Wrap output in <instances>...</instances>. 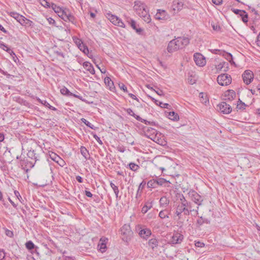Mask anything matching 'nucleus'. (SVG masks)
<instances>
[{
	"instance_id": "1",
	"label": "nucleus",
	"mask_w": 260,
	"mask_h": 260,
	"mask_svg": "<svg viewBox=\"0 0 260 260\" xmlns=\"http://www.w3.org/2000/svg\"><path fill=\"white\" fill-rule=\"evenodd\" d=\"M28 152L27 155L28 158H30L33 161H28L27 159H21L20 161V164L23 169L26 168V171L28 170V168H32L35 165L39 164L41 160L40 154L37 152L36 150L32 149L30 148L28 149L27 148Z\"/></svg>"
},
{
	"instance_id": "2",
	"label": "nucleus",
	"mask_w": 260,
	"mask_h": 260,
	"mask_svg": "<svg viewBox=\"0 0 260 260\" xmlns=\"http://www.w3.org/2000/svg\"><path fill=\"white\" fill-rule=\"evenodd\" d=\"M193 211L194 209H191V207L178 205L176 207L175 215L178 217V220L183 222L185 219V216L189 215L190 213Z\"/></svg>"
},
{
	"instance_id": "3",
	"label": "nucleus",
	"mask_w": 260,
	"mask_h": 260,
	"mask_svg": "<svg viewBox=\"0 0 260 260\" xmlns=\"http://www.w3.org/2000/svg\"><path fill=\"white\" fill-rule=\"evenodd\" d=\"M120 231L123 241L127 242L131 239L133 234V232H132L129 224H124L121 228Z\"/></svg>"
},
{
	"instance_id": "4",
	"label": "nucleus",
	"mask_w": 260,
	"mask_h": 260,
	"mask_svg": "<svg viewBox=\"0 0 260 260\" xmlns=\"http://www.w3.org/2000/svg\"><path fill=\"white\" fill-rule=\"evenodd\" d=\"M218 83L221 86H227L231 84L232 78L227 74H222L217 78Z\"/></svg>"
},
{
	"instance_id": "5",
	"label": "nucleus",
	"mask_w": 260,
	"mask_h": 260,
	"mask_svg": "<svg viewBox=\"0 0 260 260\" xmlns=\"http://www.w3.org/2000/svg\"><path fill=\"white\" fill-rule=\"evenodd\" d=\"M188 194L191 201L197 204L198 206L202 205L203 199L195 190L192 189L189 190Z\"/></svg>"
},
{
	"instance_id": "6",
	"label": "nucleus",
	"mask_w": 260,
	"mask_h": 260,
	"mask_svg": "<svg viewBox=\"0 0 260 260\" xmlns=\"http://www.w3.org/2000/svg\"><path fill=\"white\" fill-rule=\"evenodd\" d=\"M193 59L197 66L204 67L205 66L206 60L205 57L200 53H195L193 55Z\"/></svg>"
},
{
	"instance_id": "7",
	"label": "nucleus",
	"mask_w": 260,
	"mask_h": 260,
	"mask_svg": "<svg viewBox=\"0 0 260 260\" xmlns=\"http://www.w3.org/2000/svg\"><path fill=\"white\" fill-rule=\"evenodd\" d=\"M108 17L109 20L115 25L121 27H125V24L117 16L113 14L108 13Z\"/></svg>"
},
{
	"instance_id": "8",
	"label": "nucleus",
	"mask_w": 260,
	"mask_h": 260,
	"mask_svg": "<svg viewBox=\"0 0 260 260\" xmlns=\"http://www.w3.org/2000/svg\"><path fill=\"white\" fill-rule=\"evenodd\" d=\"M231 10L235 14L239 15L241 17L242 21L244 23H247L248 21V15L245 11L236 9L235 8H232Z\"/></svg>"
},
{
	"instance_id": "9",
	"label": "nucleus",
	"mask_w": 260,
	"mask_h": 260,
	"mask_svg": "<svg viewBox=\"0 0 260 260\" xmlns=\"http://www.w3.org/2000/svg\"><path fill=\"white\" fill-rule=\"evenodd\" d=\"M183 236L178 232H174L170 239V243L172 244H180L183 239Z\"/></svg>"
},
{
	"instance_id": "10",
	"label": "nucleus",
	"mask_w": 260,
	"mask_h": 260,
	"mask_svg": "<svg viewBox=\"0 0 260 260\" xmlns=\"http://www.w3.org/2000/svg\"><path fill=\"white\" fill-rule=\"evenodd\" d=\"M219 110L221 113L224 114H228L232 111L231 106L226 102H222L218 105Z\"/></svg>"
},
{
	"instance_id": "11",
	"label": "nucleus",
	"mask_w": 260,
	"mask_h": 260,
	"mask_svg": "<svg viewBox=\"0 0 260 260\" xmlns=\"http://www.w3.org/2000/svg\"><path fill=\"white\" fill-rule=\"evenodd\" d=\"M51 8L58 14V16L61 17L62 19L63 18H64L65 14H67L69 11L67 9H62L60 7L57 6L55 4H52Z\"/></svg>"
},
{
	"instance_id": "12",
	"label": "nucleus",
	"mask_w": 260,
	"mask_h": 260,
	"mask_svg": "<svg viewBox=\"0 0 260 260\" xmlns=\"http://www.w3.org/2000/svg\"><path fill=\"white\" fill-rule=\"evenodd\" d=\"M242 78L244 82L247 84H249L253 79V74L250 70L245 71L242 74Z\"/></svg>"
},
{
	"instance_id": "13",
	"label": "nucleus",
	"mask_w": 260,
	"mask_h": 260,
	"mask_svg": "<svg viewBox=\"0 0 260 260\" xmlns=\"http://www.w3.org/2000/svg\"><path fill=\"white\" fill-rule=\"evenodd\" d=\"M179 47V49H182L186 46L189 43V40L187 37H178L174 39Z\"/></svg>"
},
{
	"instance_id": "14",
	"label": "nucleus",
	"mask_w": 260,
	"mask_h": 260,
	"mask_svg": "<svg viewBox=\"0 0 260 260\" xmlns=\"http://www.w3.org/2000/svg\"><path fill=\"white\" fill-rule=\"evenodd\" d=\"M184 6V0H174L172 5V10L175 13L176 11L179 12L181 11Z\"/></svg>"
},
{
	"instance_id": "15",
	"label": "nucleus",
	"mask_w": 260,
	"mask_h": 260,
	"mask_svg": "<svg viewBox=\"0 0 260 260\" xmlns=\"http://www.w3.org/2000/svg\"><path fill=\"white\" fill-rule=\"evenodd\" d=\"M108 239L106 237H102L100 239V242L98 245V248L99 250L102 253L105 252L107 249L106 245Z\"/></svg>"
},
{
	"instance_id": "16",
	"label": "nucleus",
	"mask_w": 260,
	"mask_h": 260,
	"mask_svg": "<svg viewBox=\"0 0 260 260\" xmlns=\"http://www.w3.org/2000/svg\"><path fill=\"white\" fill-rule=\"evenodd\" d=\"M143 130L145 136L150 139L153 135H155L157 133V131L154 128L150 127L144 126L143 128Z\"/></svg>"
},
{
	"instance_id": "17",
	"label": "nucleus",
	"mask_w": 260,
	"mask_h": 260,
	"mask_svg": "<svg viewBox=\"0 0 260 260\" xmlns=\"http://www.w3.org/2000/svg\"><path fill=\"white\" fill-rule=\"evenodd\" d=\"M160 135L161 134L157 132L155 135H153V136L151 137V140L159 145L164 146L166 144V142L164 141V139L162 138V137H159Z\"/></svg>"
},
{
	"instance_id": "18",
	"label": "nucleus",
	"mask_w": 260,
	"mask_h": 260,
	"mask_svg": "<svg viewBox=\"0 0 260 260\" xmlns=\"http://www.w3.org/2000/svg\"><path fill=\"white\" fill-rule=\"evenodd\" d=\"M178 49H179V47L174 39L171 41L169 43L167 47V50L169 53H172L178 50Z\"/></svg>"
},
{
	"instance_id": "19",
	"label": "nucleus",
	"mask_w": 260,
	"mask_h": 260,
	"mask_svg": "<svg viewBox=\"0 0 260 260\" xmlns=\"http://www.w3.org/2000/svg\"><path fill=\"white\" fill-rule=\"evenodd\" d=\"M26 248L29 250L31 253H34V249H35V252L37 255L39 254V252L38 251V249L39 247L36 246L34 243L31 241H28L25 243Z\"/></svg>"
},
{
	"instance_id": "20",
	"label": "nucleus",
	"mask_w": 260,
	"mask_h": 260,
	"mask_svg": "<svg viewBox=\"0 0 260 260\" xmlns=\"http://www.w3.org/2000/svg\"><path fill=\"white\" fill-rule=\"evenodd\" d=\"M224 97L226 101H232L236 97V92L233 90H228L225 92Z\"/></svg>"
},
{
	"instance_id": "21",
	"label": "nucleus",
	"mask_w": 260,
	"mask_h": 260,
	"mask_svg": "<svg viewBox=\"0 0 260 260\" xmlns=\"http://www.w3.org/2000/svg\"><path fill=\"white\" fill-rule=\"evenodd\" d=\"M127 22L131 25V26L136 31L137 34L139 35L142 34L143 29L141 28L137 27L136 22L134 20L130 19L129 20H127Z\"/></svg>"
},
{
	"instance_id": "22",
	"label": "nucleus",
	"mask_w": 260,
	"mask_h": 260,
	"mask_svg": "<svg viewBox=\"0 0 260 260\" xmlns=\"http://www.w3.org/2000/svg\"><path fill=\"white\" fill-rule=\"evenodd\" d=\"M139 234L143 239H147L151 235V231L149 229H144L141 230Z\"/></svg>"
},
{
	"instance_id": "23",
	"label": "nucleus",
	"mask_w": 260,
	"mask_h": 260,
	"mask_svg": "<svg viewBox=\"0 0 260 260\" xmlns=\"http://www.w3.org/2000/svg\"><path fill=\"white\" fill-rule=\"evenodd\" d=\"M84 68L92 75L95 74V71L92 64L88 61H85L83 63Z\"/></svg>"
},
{
	"instance_id": "24",
	"label": "nucleus",
	"mask_w": 260,
	"mask_h": 260,
	"mask_svg": "<svg viewBox=\"0 0 260 260\" xmlns=\"http://www.w3.org/2000/svg\"><path fill=\"white\" fill-rule=\"evenodd\" d=\"M145 7V5L140 2H135L134 10L136 12L137 14H140V12H141Z\"/></svg>"
},
{
	"instance_id": "25",
	"label": "nucleus",
	"mask_w": 260,
	"mask_h": 260,
	"mask_svg": "<svg viewBox=\"0 0 260 260\" xmlns=\"http://www.w3.org/2000/svg\"><path fill=\"white\" fill-rule=\"evenodd\" d=\"M153 237L148 241V244L154 250L157 247L158 241L154 235Z\"/></svg>"
},
{
	"instance_id": "26",
	"label": "nucleus",
	"mask_w": 260,
	"mask_h": 260,
	"mask_svg": "<svg viewBox=\"0 0 260 260\" xmlns=\"http://www.w3.org/2000/svg\"><path fill=\"white\" fill-rule=\"evenodd\" d=\"M136 119L141 122L144 123L145 124H149L151 125L158 126V124L154 121H149L142 118L140 116H137Z\"/></svg>"
},
{
	"instance_id": "27",
	"label": "nucleus",
	"mask_w": 260,
	"mask_h": 260,
	"mask_svg": "<svg viewBox=\"0 0 260 260\" xmlns=\"http://www.w3.org/2000/svg\"><path fill=\"white\" fill-rule=\"evenodd\" d=\"M152 201H148L146 202L142 208L141 212L144 214L146 213L149 209L152 207Z\"/></svg>"
},
{
	"instance_id": "28",
	"label": "nucleus",
	"mask_w": 260,
	"mask_h": 260,
	"mask_svg": "<svg viewBox=\"0 0 260 260\" xmlns=\"http://www.w3.org/2000/svg\"><path fill=\"white\" fill-rule=\"evenodd\" d=\"M20 23L22 25L28 26H32L34 24V22L32 21L27 19L24 16L21 19V21L20 22Z\"/></svg>"
},
{
	"instance_id": "29",
	"label": "nucleus",
	"mask_w": 260,
	"mask_h": 260,
	"mask_svg": "<svg viewBox=\"0 0 260 260\" xmlns=\"http://www.w3.org/2000/svg\"><path fill=\"white\" fill-rule=\"evenodd\" d=\"M146 183L145 181H143L140 184L137 191V193L136 195V199H138L141 196L142 190L144 188L145 186Z\"/></svg>"
},
{
	"instance_id": "30",
	"label": "nucleus",
	"mask_w": 260,
	"mask_h": 260,
	"mask_svg": "<svg viewBox=\"0 0 260 260\" xmlns=\"http://www.w3.org/2000/svg\"><path fill=\"white\" fill-rule=\"evenodd\" d=\"M63 20L64 21H69L73 23H74V21L75 20V17L71 15L69 11H68L67 14H65L64 16V18H63Z\"/></svg>"
},
{
	"instance_id": "31",
	"label": "nucleus",
	"mask_w": 260,
	"mask_h": 260,
	"mask_svg": "<svg viewBox=\"0 0 260 260\" xmlns=\"http://www.w3.org/2000/svg\"><path fill=\"white\" fill-rule=\"evenodd\" d=\"M210 221L207 218H204L202 216H201L197 220V224L198 226H200L204 223L209 224Z\"/></svg>"
},
{
	"instance_id": "32",
	"label": "nucleus",
	"mask_w": 260,
	"mask_h": 260,
	"mask_svg": "<svg viewBox=\"0 0 260 260\" xmlns=\"http://www.w3.org/2000/svg\"><path fill=\"white\" fill-rule=\"evenodd\" d=\"M168 117L174 121H177L179 119L178 114L174 111L170 112L168 113Z\"/></svg>"
},
{
	"instance_id": "33",
	"label": "nucleus",
	"mask_w": 260,
	"mask_h": 260,
	"mask_svg": "<svg viewBox=\"0 0 260 260\" xmlns=\"http://www.w3.org/2000/svg\"><path fill=\"white\" fill-rule=\"evenodd\" d=\"M9 15L15 18L19 23L23 17V16L20 15L19 14L15 12H10L9 13Z\"/></svg>"
},
{
	"instance_id": "34",
	"label": "nucleus",
	"mask_w": 260,
	"mask_h": 260,
	"mask_svg": "<svg viewBox=\"0 0 260 260\" xmlns=\"http://www.w3.org/2000/svg\"><path fill=\"white\" fill-rule=\"evenodd\" d=\"M169 200L166 197H162L159 200V204L160 206L162 207H167L169 204Z\"/></svg>"
},
{
	"instance_id": "35",
	"label": "nucleus",
	"mask_w": 260,
	"mask_h": 260,
	"mask_svg": "<svg viewBox=\"0 0 260 260\" xmlns=\"http://www.w3.org/2000/svg\"><path fill=\"white\" fill-rule=\"evenodd\" d=\"M80 152L81 154L86 159H90V157H87L89 155V152L87 149L84 146H81L80 148Z\"/></svg>"
},
{
	"instance_id": "36",
	"label": "nucleus",
	"mask_w": 260,
	"mask_h": 260,
	"mask_svg": "<svg viewBox=\"0 0 260 260\" xmlns=\"http://www.w3.org/2000/svg\"><path fill=\"white\" fill-rule=\"evenodd\" d=\"M105 84L109 87V89L112 90V88H114L113 82L111 80L110 77H106L104 79Z\"/></svg>"
},
{
	"instance_id": "37",
	"label": "nucleus",
	"mask_w": 260,
	"mask_h": 260,
	"mask_svg": "<svg viewBox=\"0 0 260 260\" xmlns=\"http://www.w3.org/2000/svg\"><path fill=\"white\" fill-rule=\"evenodd\" d=\"M148 188H154L157 187L156 179H153L148 181L147 183Z\"/></svg>"
},
{
	"instance_id": "38",
	"label": "nucleus",
	"mask_w": 260,
	"mask_h": 260,
	"mask_svg": "<svg viewBox=\"0 0 260 260\" xmlns=\"http://www.w3.org/2000/svg\"><path fill=\"white\" fill-rule=\"evenodd\" d=\"M156 182L157 186H162L165 183H170V182L169 181H167L166 179L162 178H157L156 179Z\"/></svg>"
},
{
	"instance_id": "39",
	"label": "nucleus",
	"mask_w": 260,
	"mask_h": 260,
	"mask_svg": "<svg viewBox=\"0 0 260 260\" xmlns=\"http://www.w3.org/2000/svg\"><path fill=\"white\" fill-rule=\"evenodd\" d=\"M49 155L50 156V158L55 161V162L58 160V159H59L60 157L59 155H58L56 153L53 152H49Z\"/></svg>"
},
{
	"instance_id": "40",
	"label": "nucleus",
	"mask_w": 260,
	"mask_h": 260,
	"mask_svg": "<svg viewBox=\"0 0 260 260\" xmlns=\"http://www.w3.org/2000/svg\"><path fill=\"white\" fill-rule=\"evenodd\" d=\"M128 166L131 170L134 172L137 171L140 169V166L134 162H130Z\"/></svg>"
},
{
	"instance_id": "41",
	"label": "nucleus",
	"mask_w": 260,
	"mask_h": 260,
	"mask_svg": "<svg viewBox=\"0 0 260 260\" xmlns=\"http://www.w3.org/2000/svg\"><path fill=\"white\" fill-rule=\"evenodd\" d=\"M81 121L82 122L84 123L87 126L90 127L92 129H95L96 127L94 126L93 124L90 123L88 121H87L86 119L82 118L81 119Z\"/></svg>"
},
{
	"instance_id": "42",
	"label": "nucleus",
	"mask_w": 260,
	"mask_h": 260,
	"mask_svg": "<svg viewBox=\"0 0 260 260\" xmlns=\"http://www.w3.org/2000/svg\"><path fill=\"white\" fill-rule=\"evenodd\" d=\"M180 200L181 201V204L180 205H184L186 206L191 207V203L188 202L185 198H184V196L182 194L181 198H180Z\"/></svg>"
},
{
	"instance_id": "43",
	"label": "nucleus",
	"mask_w": 260,
	"mask_h": 260,
	"mask_svg": "<svg viewBox=\"0 0 260 260\" xmlns=\"http://www.w3.org/2000/svg\"><path fill=\"white\" fill-rule=\"evenodd\" d=\"M40 4L45 8H51L52 4L50 3L46 0H39Z\"/></svg>"
},
{
	"instance_id": "44",
	"label": "nucleus",
	"mask_w": 260,
	"mask_h": 260,
	"mask_svg": "<svg viewBox=\"0 0 260 260\" xmlns=\"http://www.w3.org/2000/svg\"><path fill=\"white\" fill-rule=\"evenodd\" d=\"M60 92L62 94L67 96H71L73 95V93H71L69 90L65 87L60 89Z\"/></svg>"
},
{
	"instance_id": "45",
	"label": "nucleus",
	"mask_w": 260,
	"mask_h": 260,
	"mask_svg": "<svg viewBox=\"0 0 260 260\" xmlns=\"http://www.w3.org/2000/svg\"><path fill=\"white\" fill-rule=\"evenodd\" d=\"M110 186L113 189L116 198L118 197L119 189L118 186L115 185L112 182H110Z\"/></svg>"
},
{
	"instance_id": "46",
	"label": "nucleus",
	"mask_w": 260,
	"mask_h": 260,
	"mask_svg": "<svg viewBox=\"0 0 260 260\" xmlns=\"http://www.w3.org/2000/svg\"><path fill=\"white\" fill-rule=\"evenodd\" d=\"M228 65L229 63L228 62L224 61L221 62L220 63H219L217 66H216V69L217 70L221 71L224 67H226V69L228 68Z\"/></svg>"
},
{
	"instance_id": "47",
	"label": "nucleus",
	"mask_w": 260,
	"mask_h": 260,
	"mask_svg": "<svg viewBox=\"0 0 260 260\" xmlns=\"http://www.w3.org/2000/svg\"><path fill=\"white\" fill-rule=\"evenodd\" d=\"M168 211L167 210H162L160 211L159 213V217L161 219H164L165 218H169V216L168 215L169 213H167Z\"/></svg>"
},
{
	"instance_id": "48",
	"label": "nucleus",
	"mask_w": 260,
	"mask_h": 260,
	"mask_svg": "<svg viewBox=\"0 0 260 260\" xmlns=\"http://www.w3.org/2000/svg\"><path fill=\"white\" fill-rule=\"evenodd\" d=\"M78 48L85 54H86L89 52L88 47L86 45L83 44V43L80 46H79Z\"/></svg>"
},
{
	"instance_id": "49",
	"label": "nucleus",
	"mask_w": 260,
	"mask_h": 260,
	"mask_svg": "<svg viewBox=\"0 0 260 260\" xmlns=\"http://www.w3.org/2000/svg\"><path fill=\"white\" fill-rule=\"evenodd\" d=\"M73 40L78 47L83 43L82 41L77 37H73Z\"/></svg>"
},
{
	"instance_id": "50",
	"label": "nucleus",
	"mask_w": 260,
	"mask_h": 260,
	"mask_svg": "<svg viewBox=\"0 0 260 260\" xmlns=\"http://www.w3.org/2000/svg\"><path fill=\"white\" fill-rule=\"evenodd\" d=\"M239 104H238L237 108L241 110L245 109L246 105L244 103L242 102L240 99L239 100Z\"/></svg>"
},
{
	"instance_id": "51",
	"label": "nucleus",
	"mask_w": 260,
	"mask_h": 260,
	"mask_svg": "<svg viewBox=\"0 0 260 260\" xmlns=\"http://www.w3.org/2000/svg\"><path fill=\"white\" fill-rule=\"evenodd\" d=\"M158 104H157V105H159L160 107L161 108H167V109H168L169 107H171V106L167 104V103H163L160 101H158L157 102Z\"/></svg>"
},
{
	"instance_id": "52",
	"label": "nucleus",
	"mask_w": 260,
	"mask_h": 260,
	"mask_svg": "<svg viewBox=\"0 0 260 260\" xmlns=\"http://www.w3.org/2000/svg\"><path fill=\"white\" fill-rule=\"evenodd\" d=\"M125 111H126V113H127L128 115H131V116H132L134 117L136 119L137 116H139V115H136V114L134 113V112H133V111L132 110V109H131V108L126 109L125 110Z\"/></svg>"
},
{
	"instance_id": "53",
	"label": "nucleus",
	"mask_w": 260,
	"mask_h": 260,
	"mask_svg": "<svg viewBox=\"0 0 260 260\" xmlns=\"http://www.w3.org/2000/svg\"><path fill=\"white\" fill-rule=\"evenodd\" d=\"M5 233L9 237L12 238L14 236L13 232L7 229H5Z\"/></svg>"
},
{
	"instance_id": "54",
	"label": "nucleus",
	"mask_w": 260,
	"mask_h": 260,
	"mask_svg": "<svg viewBox=\"0 0 260 260\" xmlns=\"http://www.w3.org/2000/svg\"><path fill=\"white\" fill-rule=\"evenodd\" d=\"M93 137L97 141V142L101 145L103 144V142L102 140H101L100 138L96 134L93 133V132L91 134Z\"/></svg>"
},
{
	"instance_id": "55",
	"label": "nucleus",
	"mask_w": 260,
	"mask_h": 260,
	"mask_svg": "<svg viewBox=\"0 0 260 260\" xmlns=\"http://www.w3.org/2000/svg\"><path fill=\"white\" fill-rule=\"evenodd\" d=\"M0 73L5 76H6L7 78H10L11 76L14 77V76L8 73L7 72L5 71L4 70H3V69H2L1 68H0Z\"/></svg>"
},
{
	"instance_id": "56",
	"label": "nucleus",
	"mask_w": 260,
	"mask_h": 260,
	"mask_svg": "<svg viewBox=\"0 0 260 260\" xmlns=\"http://www.w3.org/2000/svg\"><path fill=\"white\" fill-rule=\"evenodd\" d=\"M140 17H144L145 16L148 15V13L146 10V8L145 7L141 12H140V14H138Z\"/></svg>"
},
{
	"instance_id": "57",
	"label": "nucleus",
	"mask_w": 260,
	"mask_h": 260,
	"mask_svg": "<svg viewBox=\"0 0 260 260\" xmlns=\"http://www.w3.org/2000/svg\"><path fill=\"white\" fill-rule=\"evenodd\" d=\"M119 87L121 90H122L125 92H127V87L126 86L122 83H120L119 84Z\"/></svg>"
},
{
	"instance_id": "58",
	"label": "nucleus",
	"mask_w": 260,
	"mask_h": 260,
	"mask_svg": "<svg viewBox=\"0 0 260 260\" xmlns=\"http://www.w3.org/2000/svg\"><path fill=\"white\" fill-rule=\"evenodd\" d=\"M0 48L7 52L8 49H10L8 46L3 42L0 43Z\"/></svg>"
},
{
	"instance_id": "59",
	"label": "nucleus",
	"mask_w": 260,
	"mask_h": 260,
	"mask_svg": "<svg viewBox=\"0 0 260 260\" xmlns=\"http://www.w3.org/2000/svg\"><path fill=\"white\" fill-rule=\"evenodd\" d=\"M56 162L61 167H63L66 165L65 161L61 157Z\"/></svg>"
},
{
	"instance_id": "60",
	"label": "nucleus",
	"mask_w": 260,
	"mask_h": 260,
	"mask_svg": "<svg viewBox=\"0 0 260 260\" xmlns=\"http://www.w3.org/2000/svg\"><path fill=\"white\" fill-rule=\"evenodd\" d=\"M117 150L120 152H124L125 151V148L122 145H118L117 147Z\"/></svg>"
},
{
	"instance_id": "61",
	"label": "nucleus",
	"mask_w": 260,
	"mask_h": 260,
	"mask_svg": "<svg viewBox=\"0 0 260 260\" xmlns=\"http://www.w3.org/2000/svg\"><path fill=\"white\" fill-rule=\"evenodd\" d=\"M224 53L225 54V57L226 59L229 61V60L232 59L233 58L232 55L230 53H226L224 52Z\"/></svg>"
},
{
	"instance_id": "62",
	"label": "nucleus",
	"mask_w": 260,
	"mask_h": 260,
	"mask_svg": "<svg viewBox=\"0 0 260 260\" xmlns=\"http://www.w3.org/2000/svg\"><path fill=\"white\" fill-rule=\"evenodd\" d=\"M5 252L4 250H0V260H4L5 257Z\"/></svg>"
},
{
	"instance_id": "63",
	"label": "nucleus",
	"mask_w": 260,
	"mask_h": 260,
	"mask_svg": "<svg viewBox=\"0 0 260 260\" xmlns=\"http://www.w3.org/2000/svg\"><path fill=\"white\" fill-rule=\"evenodd\" d=\"M195 246L198 247H203L205 246L204 243L201 242L200 241L196 242L195 243Z\"/></svg>"
},
{
	"instance_id": "64",
	"label": "nucleus",
	"mask_w": 260,
	"mask_h": 260,
	"mask_svg": "<svg viewBox=\"0 0 260 260\" xmlns=\"http://www.w3.org/2000/svg\"><path fill=\"white\" fill-rule=\"evenodd\" d=\"M143 20L147 23H149L151 21V18L149 15H147L143 17Z\"/></svg>"
}]
</instances>
